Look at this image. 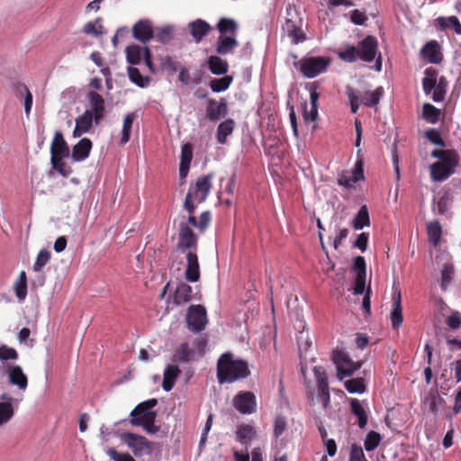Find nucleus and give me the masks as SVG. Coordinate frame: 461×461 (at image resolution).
I'll return each mask as SVG.
<instances>
[{
	"label": "nucleus",
	"instance_id": "obj_1",
	"mask_svg": "<svg viewBox=\"0 0 461 461\" xmlns=\"http://www.w3.org/2000/svg\"><path fill=\"white\" fill-rule=\"evenodd\" d=\"M249 374L248 363L234 360L230 353L222 354L217 362V379L221 384L246 378Z\"/></svg>",
	"mask_w": 461,
	"mask_h": 461
},
{
	"label": "nucleus",
	"instance_id": "obj_2",
	"mask_svg": "<svg viewBox=\"0 0 461 461\" xmlns=\"http://www.w3.org/2000/svg\"><path fill=\"white\" fill-rule=\"evenodd\" d=\"M431 156L438 159L430 166V176L434 181L442 182L448 178L457 165L456 156L454 152L445 149H435Z\"/></svg>",
	"mask_w": 461,
	"mask_h": 461
},
{
	"label": "nucleus",
	"instance_id": "obj_3",
	"mask_svg": "<svg viewBox=\"0 0 461 461\" xmlns=\"http://www.w3.org/2000/svg\"><path fill=\"white\" fill-rule=\"evenodd\" d=\"M338 55L340 59L348 63L358 59L371 62L375 59V37L368 35L357 46H346Z\"/></svg>",
	"mask_w": 461,
	"mask_h": 461
},
{
	"label": "nucleus",
	"instance_id": "obj_4",
	"mask_svg": "<svg viewBox=\"0 0 461 461\" xmlns=\"http://www.w3.org/2000/svg\"><path fill=\"white\" fill-rule=\"evenodd\" d=\"M212 189V175L202 176L198 177L194 185H191L185 202V210L192 211L196 208V203H203Z\"/></svg>",
	"mask_w": 461,
	"mask_h": 461
},
{
	"label": "nucleus",
	"instance_id": "obj_5",
	"mask_svg": "<svg viewBox=\"0 0 461 461\" xmlns=\"http://www.w3.org/2000/svg\"><path fill=\"white\" fill-rule=\"evenodd\" d=\"M300 71L308 78L317 77L324 72L330 65V59L326 57L303 58L299 61Z\"/></svg>",
	"mask_w": 461,
	"mask_h": 461
},
{
	"label": "nucleus",
	"instance_id": "obj_6",
	"mask_svg": "<svg viewBox=\"0 0 461 461\" xmlns=\"http://www.w3.org/2000/svg\"><path fill=\"white\" fill-rule=\"evenodd\" d=\"M197 243L198 238L192 229L187 226L185 216H181L178 228L177 249L181 252H185L186 250L196 252Z\"/></svg>",
	"mask_w": 461,
	"mask_h": 461
},
{
	"label": "nucleus",
	"instance_id": "obj_7",
	"mask_svg": "<svg viewBox=\"0 0 461 461\" xmlns=\"http://www.w3.org/2000/svg\"><path fill=\"white\" fill-rule=\"evenodd\" d=\"M187 328L193 332H200L207 324L206 309L201 304L189 306L186 312Z\"/></svg>",
	"mask_w": 461,
	"mask_h": 461
},
{
	"label": "nucleus",
	"instance_id": "obj_8",
	"mask_svg": "<svg viewBox=\"0 0 461 461\" xmlns=\"http://www.w3.org/2000/svg\"><path fill=\"white\" fill-rule=\"evenodd\" d=\"M122 440L132 450L135 456H140L144 454H151L152 443L145 437L134 433H123Z\"/></svg>",
	"mask_w": 461,
	"mask_h": 461
},
{
	"label": "nucleus",
	"instance_id": "obj_9",
	"mask_svg": "<svg viewBox=\"0 0 461 461\" xmlns=\"http://www.w3.org/2000/svg\"><path fill=\"white\" fill-rule=\"evenodd\" d=\"M158 403L157 399H149L138 404L131 412V424L141 426L145 420L156 417V412L151 411Z\"/></svg>",
	"mask_w": 461,
	"mask_h": 461
},
{
	"label": "nucleus",
	"instance_id": "obj_10",
	"mask_svg": "<svg viewBox=\"0 0 461 461\" xmlns=\"http://www.w3.org/2000/svg\"><path fill=\"white\" fill-rule=\"evenodd\" d=\"M2 375H6L8 383L16 386L21 391H25L28 387V377L23 368L18 365H3Z\"/></svg>",
	"mask_w": 461,
	"mask_h": 461
},
{
	"label": "nucleus",
	"instance_id": "obj_11",
	"mask_svg": "<svg viewBox=\"0 0 461 461\" xmlns=\"http://www.w3.org/2000/svg\"><path fill=\"white\" fill-rule=\"evenodd\" d=\"M333 361L336 365L337 376L339 380H343L346 376H350L360 367L359 364L353 362L348 356L342 351L334 353Z\"/></svg>",
	"mask_w": 461,
	"mask_h": 461
},
{
	"label": "nucleus",
	"instance_id": "obj_12",
	"mask_svg": "<svg viewBox=\"0 0 461 461\" xmlns=\"http://www.w3.org/2000/svg\"><path fill=\"white\" fill-rule=\"evenodd\" d=\"M233 407L241 414H252L257 411V400L252 392H239L232 399Z\"/></svg>",
	"mask_w": 461,
	"mask_h": 461
},
{
	"label": "nucleus",
	"instance_id": "obj_13",
	"mask_svg": "<svg viewBox=\"0 0 461 461\" xmlns=\"http://www.w3.org/2000/svg\"><path fill=\"white\" fill-rule=\"evenodd\" d=\"M346 93L353 113L357 112L358 106L361 104L369 107L375 106V92L363 93L350 86H347Z\"/></svg>",
	"mask_w": 461,
	"mask_h": 461
},
{
	"label": "nucleus",
	"instance_id": "obj_14",
	"mask_svg": "<svg viewBox=\"0 0 461 461\" xmlns=\"http://www.w3.org/2000/svg\"><path fill=\"white\" fill-rule=\"evenodd\" d=\"M313 374L316 378L318 398L322 403L323 409L330 407V393L326 372L320 366L313 368Z\"/></svg>",
	"mask_w": 461,
	"mask_h": 461
},
{
	"label": "nucleus",
	"instance_id": "obj_15",
	"mask_svg": "<svg viewBox=\"0 0 461 461\" xmlns=\"http://www.w3.org/2000/svg\"><path fill=\"white\" fill-rule=\"evenodd\" d=\"M131 31L133 38L143 44H146L154 38L152 23L148 19H141L138 21L132 26Z\"/></svg>",
	"mask_w": 461,
	"mask_h": 461
},
{
	"label": "nucleus",
	"instance_id": "obj_16",
	"mask_svg": "<svg viewBox=\"0 0 461 461\" xmlns=\"http://www.w3.org/2000/svg\"><path fill=\"white\" fill-rule=\"evenodd\" d=\"M228 113V104L225 98L220 101L209 99L206 106V117L211 122H217Z\"/></svg>",
	"mask_w": 461,
	"mask_h": 461
},
{
	"label": "nucleus",
	"instance_id": "obj_17",
	"mask_svg": "<svg viewBox=\"0 0 461 461\" xmlns=\"http://www.w3.org/2000/svg\"><path fill=\"white\" fill-rule=\"evenodd\" d=\"M445 401L438 394V390H430L424 394L422 408L437 416L441 408L445 406Z\"/></svg>",
	"mask_w": 461,
	"mask_h": 461
},
{
	"label": "nucleus",
	"instance_id": "obj_18",
	"mask_svg": "<svg viewBox=\"0 0 461 461\" xmlns=\"http://www.w3.org/2000/svg\"><path fill=\"white\" fill-rule=\"evenodd\" d=\"M361 179H364L363 161L358 159L350 175H348V173H343L339 177L338 183L339 185L346 188H352L354 185Z\"/></svg>",
	"mask_w": 461,
	"mask_h": 461
},
{
	"label": "nucleus",
	"instance_id": "obj_19",
	"mask_svg": "<svg viewBox=\"0 0 461 461\" xmlns=\"http://www.w3.org/2000/svg\"><path fill=\"white\" fill-rule=\"evenodd\" d=\"M186 268L185 278L188 282L195 283L200 279V265L198 256L195 251H188L185 256Z\"/></svg>",
	"mask_w": 461,
	"mask_h": 461
},
{
	"label": "nucleus",
	"instance_id": "obj_20",
	"mask_svg": "<svg viewBox=\"0 0 461 461\" xmlns=\"http://www.w3.org/2000/svg\"><path fill=\"white\" fill-rule=\"evenodd\" d=\"M87 99L91 106V110H89V112L93 113V116L95 117V122L98 124L104 115V99L101 95L95 91H91L87 95Z\"/></svg>",
	"mask_w": 461,
	"mask_h": 461
},
{
	"label": "nucleus",
	"instance_id": "obj_21",
	"mask_svg": "<svg viewBox=\"0 0 461 461\" xmlns=\"http://www.w3.org/2000/svg\"><path fill=\"white\" fill-rule=\"evenodd\" d=\"M50 158L68 157L69 147L61 131H56L50 145Z\"/></svg>",
	"mask_w": 461,
	"mask_h": 461
},
{
	"label": "nucleus",
	"instance_id": "obj_22",
	"mask_svg": "<svg viewBox=\"0 0 461 461\" xmlns=\"http://www.w3.org/2000/svg\"><path fill=\"white\" fill-rule=\"evenodd\" d=\"M93 121H95L93 113L89 112V110H86L81 116L76 119V126L73 131V137L78 138L82 134L88 132L92 128Z\"/></svg>",
	"mask_w": 461,
	"mask_h": 461
},
{
	"label": "nucleus",
	"instance_id": "obj_23",
	"mask_svg": "<svg viewBox=\"0 0 461 461\" xmlns=\"http://www.w3.org/2000/svg\"><path fill=\"white\" fill-rule=\"evenodd\" d=\"M420 54L432 64H438L442 60L440 46L436 41L426 43L420 50Z\"/></svg>",
	"mask_w": 461,
	"mask_h": 461
},
{
	"label": "nucleus",
	"instance_id": "obj_24",
	"mask_svg": "<svg viewBox=\"0 0 461 461\" xmlns=\"http://www.w3.org/2000/svg\"><path fill=\"white\" fill-rule=\"evenodd\" d=\"M392 300L393 309L390 313V319L393 328L397 330L400 328L403 321L400 291L393 292Z\"/></svg>",
	"mask_w": 461,
	"mask_h": 461
},
{
	"label": "nucleus",
	"instance_id": "obj_25",
	"mask_svg": "<svg viewBox=\"0 0 461 461\" xmlns=\"http://www.w3.org/2000/svg\"><path fill=\"white\" fill-rule=\"evenodd\" d=\"M193 158V147L190 143H185L181 149V158L179 165V176L181 180H185L188 175L190 164Z\"/></svg>",
	"mask_w": 461,
	"mask_h": 461
},
{
	"label": "nucleus",
	"instance_id": "obj_26",
	"mask_svg": "<svg viewBox=\"0 0 461 461\" xmlns=\"http://www.w3.org/2000/svg\"><path fill=\"white\" fill-rule=\"evenodd\" d=\"M192 293L193 289L188 284L185 282L178 283L173 294V303L176 305L189 303L193 298Z\"/></svg>",
	"mask_w": 461,
	"mask_h": 461
},
{
	"label": "nucleus",
	"instance_id": "obj_27",
	"mask_svg": "<svg viewBox=\"0 0 461 461\" xmlns=\"http://www.w3.org/2000/svg\"><path fill=\"white\" fill-rule=\"evenodd\" d=\"M92 149V141L88 138L80 140L72 149V159L82 161L88 158Z\"/></svg>",
	"mask_w": 461,
	"mask_h": 461
},
{
	"label": "nucleus",
	"instance_id": "obj_28",
	"mask_svg": "<svg viewBox=\"0 0 461 461\" xmlns=\"http://www.w3.org/2000/svg\"><path fill=\"white\" fill-rule=\"evenodd\" d=\"M194 350L190 348L187 342L181 343L175 350L172 361L179 363H187L194 359Z\"/></svg>",
	"mask_w": 461,
	"mask_h": 461
},
{
	"label": "nucleus",
	"instance_id": "obj_29",
	"mask_svg": "<svg viewBox=\"0 0 461 461\" xmlns=\"http://www.w3.org/2000/svg\"><path fill=\"white\" fill-rule=\"evenodd\" d=\"M181 370L176 365H168L164 371L162 387L169 392L175 385L176 380L179 376Z\"/></svg>",
	"mask_w": 461,
	"mask_h": 461
},
{
	"label": "nucleus",
	"instance_id": "obj_30",
	"mask_svg": "<svg viewBox=\"0 0 461 461\" xmlns=\"http://www.w3.org/2000/svg\"><path fill=\"white\" fill-rule=\"evenodd\" d=\"M189 29L193 38L196 42H199L204 36L208 34L211 30V26L207 22L197 19L189 23Z\"/></svg>",
	"mask_w": 461,
	"mask_h": 461
},
{
	"label": "nucleus",
	"instance_id": "obj_31",
	"mask_svg": "<svg viewBox=\"0 0 461 461\" xmlns=\"http://www.w3.org/2000/svg\"><path fill=\"white\" fill-rule=\"evenodd\" d=\"M234 128L235 122L233 119L229 118L221 122L217 128L216 138L218 143L225 144L227 142L228 136H230L233 132Z\"/></svg>",
	"mask_w": 461,
	"mask_h": 461
},
{
	"label": "nucleus",
	"instance_id": "obj_32",
	"mask_svg": "<svg viewBox=\"0 0 461 461\" xmlns=\"http://www.w3.org/2000/svg\"><path fill=\"white\" fill-rule=\"evenodd\" d=\"M285 30L287 32L288 36L292 39V41L294 44H297L305 39L304 33L297 25V21L293 18H286Z\"/></svg>",
	"mask_w": 461,
	"mask_h": 461
},
{
	"label": "nucleus",
	"instance_id": "obj_33",
	"mask_svg": "<svg viewBox=\"0 0 461 461\" xmlns=\"http://www.w3.org/2000/svg\"><path fill=\"white\" fill-rule=\"evenodd\" d=\"M238 46V41L234 36L221 35L218 38L216 51L220 55H227Z\"/></svg>",
	"mask_w": 461,
	"mask_h": 461
},
{
	"label": "nucleus",
	"instance_id": "obj_34",
	"mask_svg": "<svg viewBox=\"0 0 461 461\" xmlns=\"http://www.w3.org/2000/svg\"><path fill=\"white\" fill-rule=\"evenodd\" d=\"M256 437V429L249 424H240L237 428L236 438L242 445H248Z\"/></svg>",
	"mask_w": 461,
	"mask_h": 461
},
{
	"label": "nucleus",
	"instance_id": "obj_35",
	"mask_svg": "<svg viewBox=\"0 0 461 461\" xmlns=\"http://www.w3.org/2000/svg\"><path fill=\"white\" fill-rule=\"evenodd\" d=\"M207 64L210 71L214 75H225L229 69L227 60L219 56H210Z\"/></svg>",
	"mask_w": 461,
	"mask_h": 461
},
{
	"label": "nucleus",
	"instance_id": "obj_36",
	"mask_svg": "<svg viewBox=\"0 0 461 461\" xmlns=\"http://www.w3.org/2000/svg\"><path fill=\"white\" fill-rule=\"evenodd\" d=\"M102 23L103 19L98 17L95 21L86 23L83 26L82 32L86 35H91L96 38L103 36L105 33V30Z\"/></svg>",
	"mask_w": 461,
	"mask_h": 461
},
{
	"label": "nucleus",
	"instance_id": "obj_37",
	"mask_svg": "<svg viewBox=\"0 0 461 461\" xmlns=\"http://www.w3.org/2000/svg\"><path fill=\"white\" fill-rule=\"evenodd\" d=\"M350 409L351 412L357 417L358 426L361 429L365 428L367 423V413L361 402L357 399H351Z\"/></svg>",
	"mask_w": 461,
	"mask_h": 461
},
{
	"label": "nucleus",
	"instance_id": "obj_38",
	"mask_svg": "<svg viewBox=\"0 0 461 461\" xmlns=\"http://www.w3.org/2000/svg\"><path fill=\"white\" fill-rule=\"evenodd\" d=\"M127 61L131 65H138L141 59H144V47L137 44H131L125 50Z\"/></svg>",
	"mask_w": 461,
	"mask_h": 461
},
{
	"label": "nucleus",
	"instance_id": "obj_39",
	"mask_svg": "<svg viewBox=\"0 0 461 461\" xmlns=\"http://www.w3.org/2000/svg\"><path fill=\"white\" fill-rule=\"evenodd\" d=\"M136 118L137 115L133 112L125 115L122 123L121 144H126L130 140L132 124Z\"/></svg>",
	"mask_w": 461,
	"mask_h": 461
},
{
	"label": "nucleus",
	"instance_id": "obj_40",
	"mask_svg": "<svg viewBox=\"0 0 461 461\" xmlns=\"http://www.w3.org/2000/svg\"><path fill=\"white\" fill-rule=\"evenodd\" d=\"M128 76L132 83L141 88L147 87L150 83L149 77L142 76L139 68L134 67L128 68Z\"/></svg>",
	"mask_w": 461,
	"mask_h": 461
},
{
	"label": "nucleus",
	"instance_id": "obj_41",
	"mask_svg": "<svg viewBox=\"0 0 461 461\" xmlns=\"http://www.w3.org/2000/svg\"><path fill=\"white\" fill-rule=\"evenodd\" d=\"M436 21L440 30H446L448 27H452L456 34H461V24L456 16H440Z\"/></svg>",
	"mask_w": 461,
	"mask_h": 461
},
{
	"label": "nucleus",
	"instance_id": "obj_42",
	"mask_svg": "<svg viewBox=\"0 0 461 461\" xmlns=\"http://www.w3.org/2000/svg\"><path fill=\"white\" fill-rule=\"evenodd\" d=\"M370 224V219L368 214V210L366 205L360 207L356 217L352 221V226L356 230H361L365 226H368Z\"/></svg>",
	"mask_w": 461,
	"mask_h": 461
},
{
	"label": "nucleus",
	"instance_id": "obj_43",
	"mask_svg": "<svg viewBox=\"0 0 461 461\" xmlns=\"http://www.w3.org/2000/svg\"><path fill=\"white\" fill-rule=\"evenodd\" d=\"M232 80H233V78L231 76H224L223 77H221V78L212 79L210 81L209 86L212 92L220 93V92L227 90L230 87Z\"/></svg>",
	"mask_w": 461,
	"mask_h": 461
},
{
	"label": "nucleus",
	"instance_id": "obj_44",
	"mask_svg": "<svg viewBox=\"0 0 461 461\" xmlns=\"http://www.w3.org/2000/svg\"><path fill=\"white\" fill-rule=\"evenodd\" d=\"M154 38L162 44L170 42L174 38V29L170 25L158 28L154 31Z\"/></svg>",
	"mask_w": 461,
	"mask_h": 461
},
{
	"label": "nucleus",
	"instance_id": "obj_45",
	"mask_svg": "<svg viewBox=\"0 0 461 461\" xmlns=\"http://www.w3.org/2000/svg\"><path fill=\"white\" fill-rule=\"evenodd\" d=\"M427 232L429 240L435 247L438 246L442 233L439 222L437 221L429 222L427 225Z\"/></svg>",
	"mask_w": 461,
	"mask_h": 461
},
{
	"label": "nucleus",
	"instance_id": "obj_46",
	"mask_svg": "<svg viewBox=\"0 0 461 461\" xmlns=\"http://www.w3.org/2000/svg\"><path fill=\"white\" fill-rule=\"evenodd\" d=\"M14 292L20 301L25 299L27 295V276L24 271H22L19 275V279L14 285Z\"/></svg>",
	"mask_w": 461,
	"mask_h": 461
},
{
	"label": "nucleus",
	"instance_id": "obj_47",
	"mask_svg": "<svg viewBox=\"0 0 461 461\" xmlns=\"http://www.w3.org/2000/svg\"><path fill=\"white\" fill-rule=\"evenodd\" d=\"M217 28L221 35L231 32L233 35L235 34L238 25L236 22L230 18H221L218 22Z\"/></svg>",
	"mask_w": 461,
	"mask_h": 461
},
{
	"label": "nucleus",
	"instance_id": "obj_48",
	"mask_svg": "<svg viewBox=\"0 0 461 461\" xmlns=\"http://www.w3.org/2000/svg\"><path fill=\"white\" fill-rule=\"evenodd\" d=\"M65 157L59 158H50V163L52 168L58 171L62 176H68L71 172V168L67 167L66 163L63 161Z\"/></svg>",
	"mask_w": 461,
	"mask_h": 461
},
{
	"label": "nucleus",
	"instance_id": "obj_49",
	"mask_svg": "<svg viewBox=\"0 0 461 461\" xmlns=\"http://www.w3.org/2000/svg\"><path fill=\"white\" fill-rule=\"evenodd\" d=\"M345 388L350 393H361L365 391V384L362 378H353L345 382Z\"/></svg>",
	"mask_w": 461,
	"mask_h": 461
},
{
	"label": "nucleus",
	"instance_id": "obj_50",
	"mask_svg": "<svg viewBox=\"0 0 461 461\" xmlns=\"http://www.w3.org/2000/svg\"><path fill=\"white\" fill-rule=\"evenodd\" d=\"M14 413V411L11 402H0V426L8 422Z\"/></svg>",
	"mask_w": 461,
	"mask_h": 461
},
{
	"label": "nucleus",
	"instance_id": "obj_51",
	"mask_svg": "<svg viewBox=\"0 0 461 461\" xmlns=\"http://www.w3.org/2000/svg\"><path fill=\"white\" fill-rule=\"evenodd\" d=\"M50 257L51 254L50 250L46 249H41L37 255L35 263L33 265V270L35 272L41 271L45 267V265L50 261Z\"/></svg>",
	"mask_w": 461,
	"mask_h": 461
},
{
	"label": "nucleus",
	"instance_id": "obj_52",
	"mask_svg": "<svg viewBox=\"0 0 461 461\" xmlns=\"http://www.w3.org/2000/svg\"><path fill=\"white\" fill-rule=\"evenodd\" d=\"M454 274V267L452 264H445L443 266V268L441 269V288L443 290L447 289V285H449L452 276Z\"/></svg>",
	"mask_w": 461,
	"mask_h": 461
},
{
	"label": "nucleus",
	"instance_id": "obj_53",
	"mask_svg": "<svg viewBox=\"0 0 461 461\" xmlns=\"http://www.w3.org/2000/svg\"><path fill=\"white\" fill-rule=\"evenodd\" d=\"M439 116V111L430 104H425L423 105V117L429 122L435 123L438 122Z\"/></svg>",
	"mask_w": 461,
	"mask_h": 461
},
{
	"label": "nucleus",
	"instance_id": "obj_54",
	"mask_svg": "<svg viewBox=\"0 0 461 461\" xmlns=\"http://www.w3.org/2000/svg\"><path fill=\"white\" fill-rule=\"evenodd\" d=\"M17 90L20 93H22V92L25 93L24 112L27 115H29L31 113V110H32V100H33L32 95L30 92L29 88L24 84H19Z\"/></svg>",
	"mask_w": 461,
	"mask_h": 461
},
{
	"label": "nucleus",
	"instance_id": "obj_55",
	"mask_svg": "<svg viewBox=\"0 0 461 461\" xmlns=\"http://www.w3.org/2000/svg\"><path fill=\"white\" fill-rule=\"evenodd\" d=\"M425 73L426 77L422 80V86L424 92L429 94L436 88V79L434 78V73L430 75V69H426Z\"/></svg>",
	"mask_w": 461,
	"mask_h": 461
},
{
	"label": "nucleus",
	"instance_id": "obj_56",
	"mask_svg": "<svg viewBox=\"0 0 461 461\" xmlns=\"http://www.w3.org/2000/svg\"><path fill=\"white\" fill-rule=\"evenodd\" d=\"M17 358L18 353L14 348H9L6 345H2L0 347V360H15Z\"/></svg>",
	"mask_w": 461,
	"mask_h": 461
},
{
	"label": "nucleus",
	"instance_id": "obj_57",
	"mask_svg": "<svg viewBox=\"0 0 461 461\" xmlns=\"http://www.w3.org/2000/svg\"><path fill=\"white\" fill-rule=\"evenodd\" d=\"M287 426L286 419L285 416L278 415L276 416L274 422V435L276 438H279L284 431L285 430Z\"/></svg>",
	"mask_w": 461,
	"mask_h": 461
},
{
	"label": "nucleus",
	"instance_id": "obj_58",
	"mask_svg": "<svg viewBox=\"0 0 461 461\" xmlns=\"http://www.w3.org/2000/svg\"><path fill=\"white\" fill-rule=\"evenodd\" d=\"M349 461H367L360 446L351 445Z\"/></svg>",
	"mask_w": 461,
	"mask_h": 461
},
{
	"label": "nucleus",
	"instance_id": "obj_59",
	"mask_svg": "<svg viewBox=\"0 0 461 461\" xmlns=\"http://www.w3.org/2000/svg\"><path fill=\"white\" fill-rule=\"evenodd\" d=\"M160 65L163 69L170 72H176L179 68V63L168 56L160 58Z\"/></svg>",
	"mask_w": 461,
	"mask_h": 461
},
{
	"label": "nucleus",
	"instance_id": "obj_60",
	"mask_svg": "<svg viewBox=\"0 0 461 461\" xmlns=\"http://www.w3.org/2000/svg\"><path fill=\"white\" fill-rule=\"evenodd\" d=\"M107 455L113 460V461H135V459L128 453H119L114 448H109L107 451Z\"/></svg>",
	"mask_w": 461,
	"mask_h": 461
},
{
	"label": "nucleus",
	"instance_id": "obj_61",
	"mask_svg": "<svg viewBox=\"0 0 461 461\" xmlns=\"http://www.w3.org/2000/svg\"><path fill=\"white\" fill-rule=\"evenodd\" d=\"M366 275H357L354 285L355 294H362L364 293L366 287Z\"/></svg>",
	"mask_w": 461,
	"mask_h": 461
},
{
	"label": "nucleus",
	"instance_id": "obj_62",
	"mask_svg": "<svg viewBox=\"0 0 461 461\" xmlns=\"http://www.w3.org/2000/svg\"><path fill=\"white\" fill-rule=\"evenodd\" d=\"M353 268L357 275H366V261L364 257L357 256L355 258Z\"/></svg>",
	"mask_w": 461,
	"mask_h": 461
},
{
	"label": "nucleus",
	"instance_id": "obj_63",
	"mask_svg": "<svg viewBox=\"0 0 461 461\" xmlns=\"http://www.w3.org/2000/svg\"><path fill=\"white\" fill-rule=\"evenodd\" d=\"M350 20L353 23L362 25L366 20L365 13L356 9L351 12Z\"/></svg>",
	"mask_w": 461,
	"mask_h": 461
},
{
	"label": "nucleus",
	"instance_id": "obj_64",
	"mask_svg": "<svg viewBox=\"0 0 461 461\" xmlns=\"http://www.w3.org/2000/svg\"><path fill=\"white\" fill-rule=\"evenodd\" d=\"M210 221H211V213L206 211V212H203L200 216H199V220H198V229L203 231V230H205L207 228V226L209 225L210 223Z\"/></svg>",
	"mask_w": 461,
	"mask_h": 461
}]
</instances>
